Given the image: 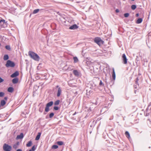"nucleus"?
Listing matches in <instances>:
<instances>
[{
	"label": "nucleus",
	"mask_w": 151,
	"mask_h": 151,
	"mask_svg": "<svg viewBox=\"0 0 151 151\" xmlns=\"http://www.w3.org/2000/svg\"><path fill=\"white\" fill-rule=\"evenodd\" d=\"M28 55L32 58L34 60L37 61H39L40 57L38 55L35 53L30 51L28 52Z\"/></svg>",
	"instance_id": "nucleus-1"
},
{
	"label": "nucleus",
	"mask_w": 151,
	"mask_h": 151,
	"mask_svg": "<svg viewBox=\"0 0 151 151\" xmlns=\"http://www.w3.org/2000/svg\"><path fill=\"white\" fill-rule=\"evenodd\" d=\"M94 42L99 46L102 45L104 42V41L99 37H95L94 39Z\"/></svg>",
	"instance_id": "nucleus-2"
},
{
	"label": "nucleus",
	"mask_w": 151,
	"mask_h": 151,
	"mask_svg": "<svg viewBox=\"0 0 151 151\" xmlns=\"http://www.w3.org/2000/svg\"><path fill=\"white\" fill-rule=\"evenodd\" d=\"M5 65L7 67H13L15 66V64L13 62L10 60H8L7 61L6 63V64Z\"/></svg>",
	"instance_id": "nucleus-3"
},
{
	"label": "nucleus",
	"mask_w": 151,
	"mask_h": 151,
	"mask_svg": "<svg viewBox=\"0 0 151 151\" xmlns=\"http://www.w3.org/2000/svg\"><path fill=\"white\" fill-rule=\"evenodd\" d=\"M3 148L4 150L5 151H11L12 147L8 145L4 144V145Z\"/></svg>",
	"instance_id": "nucleus-4"
},
{
	"label": "nucleus",
	"mask_w": 151,
	"mask_h": 151,
	"mask_svg": "<svg viewBox=\"0 0 151 151\" xmlns=\"http://www.w3.org/2000/svg\"><path fill=\"white\" fill-rule=\"evenodd\" d=\"M53 104V101H51L48 103L46 104V107L45 108V111L48 112L49 111V107L52 106Z\"/></svg>",
	"instance_id": "nucleus-5"
},
{
	"label": "nucleus",
	"mask_w": 151,
	"mask_h": 151,
	"mask_svg": "<svg viewBox=\"0 0 151 151\" xmlns=\"http://www.w3.org/2000/svg\"><path fill=\"white\" fill-rule=\"evenodd\" d=\"M122 60L123 63L124 64H127V59L126 58L125 55L124 54H123L122 56Z\"/></svg>",
	"instance_id": "nucleus-6"
},
{
	"label": "nucleus",
	"mask_w": 151,
	"mask_h": 151,
	"mask_svg": "<svg viewBox=\"0 0 151 151\" xmlns=\"http://www.w3.org/2000/svg\"><path fill=\"white\" fill-rule=\"evenodd\" d=\"M78 28V27L76 24H74L71 26L69 27V29H70L74 30L77 29Z\"/></svg>",
	"instance_id": "nucleus-7"
},
{
	"label": "nucleus",
	"mask_w": 151,
	"mask_h": 151,
	"mask_svg": "<svg viewBox=\"0 0 151 151\" xmlns=\"http://www.w3.org/2000/svg\"><path fill=\"white\" fill-rule=\"evenodd\" d=\"M19 75V73L18 71H16L12 75H11V77L12 78H14Z\"/></svg>",
	"instance_id": "nucleus-8"
},
{
	"label": "nucleus",
	"mask_w": 151,
	"mask_h": 151,
	"mask_svg": "<svg viewBox=\"0 0 151 151\" xmlns=\"http://www.w3.org/2000/svg\"><path fill=\"white\" fill-rule=\"evenodd\" d=\"M23 137L24 136L23 134L22 133H21L20 135H18L17 136L16 139H22L23 138Z\"/></svg>",
	"instance_id": "nucleus-9"
},
{
	"label": "nucleus",
	"mask_w": 151,
	"mask_h": 151,
	"mask_svg": "<svg viewBox=\"0 0 151 151\" xmlns=\"http://www.w3.org/2000/svg\"><path fill=\"white\" fill-rule=\"evenodd\" d=\"M62 90L61 89V88L60 87H59L58 88V92H57V96L58 97L59 96L61 93Z\"/></svg>",
	"instance_id": "nucleus-10"
},
{
	"label": "nucleus",
	"mask_w": 151,
	"mask_h": 151,
	"mask_svg": "<svg viewBox=\"0 0 151 151\" xmlns=\"http://www.w3.org/2000/svg\"><path fill=\"white\" fill-rule=\"evenodd\" d=\"M4 24H6L5 21L4 20H0V25L3 26Z\"/></svg>",
	"instance_id": "nucleus-11"
},
{
	"label": "nucleus",
	"mask_w": 151,
	"mask_h": 151,
	"mask_svg": "<svg viewBox=\"0 0 151 151\" xmlns=\"http://www.w3.org/2000/svg\"><path fill=\"white\" fill-rule=\"evenodd\" d=\"M18 79L17 78H14L12 81L13 83L14 84L17 83L18 82Z\"/></svg>",
	"instance_id": "nucleus-12"
},
{
	"label": "nucleus",
	"mask_w": 151,
	"mask_h": 151,
	"mask_svg": "<svg viewBox=\"0 0 151 151\" xmlns=\"http://www.w3.org/2000/svg\"><path fill=\"white\" fill-rule=\"evenodd\" d=\"M41 133L40 132H39L38 133L37 135V136L35 138V140H38L39 139L40 136V135H41Z\"/></svg>",
	"instance_id": "nucleus-13"
},
{
	"label": "nucleus",
	"mask_w": 151,
	"mask_h": 151,
	"mask_svg": "<svg viewBox=\"0 0 151 151\" xmlns=\"http://www.w3.org/2000/svg\"><path fill=\"white\" fill-rule=\"evenodd\" d=\"M112 77L114 80H115L116 77V75L114 68L113 69Z\"/></svg>",
	"instance_id": "nucleus-14"
},
{
	"label": "nucleus",
	"mask_w": 151,
	"mask_h": 151,
	"mask_svg": "<svg viewBox=\"0 0 151 151\" xmlns=\"http://www.w3.org/2000/svg\"><path fill=\"white\" fill-rule=\"evenodd\" d=\"M125 134L126 137L128 139L130 138V136L129 133L127 131H126L125 132Z\"/></svg>",
	"instance_id": "nucleus-15"
},
{
	"label": "nucleus",
	"mask_w": 151,
	"mask_h": 151,
	"mask_svg": "<svg viewBox=\"0 0 151 151\" xmlns=\"http://www.w3.org/2000/svg\"><path fill=\"white\" fill-rule=\"evenodd\" d=\"M142 21V19L141 18L138 19L136 22L137 24H140L141 23Z\"/></svg>",
	"instance_id": "nucleus-16"
},
{
	"label": "nucleus",
	"mask_w": 151,
	"mask_h": 151,
	"mask_svg": "<svg viewBox=\"0 0 151 151\" xmlns=\"http://www.w3.org/2000/svg\"><path fill=\"white\" fill-rule=\"evenodd\" d=\"M6 103V102L4 100H2L1 102V105L3 106L5 105Z\"/></svg>",
	"instance_id": "nucleus-17"
},
{
	"label": "nucleus",
	"mask_w": 151,
	"mask_h": 151,
	"mask_svg": "<svg viewBox=\"0 0 151 151\" xmlns=\"http://www.w3.org/2000/svg\"><path fill=\"white\" fill-rule=\"evenodd\" d=\"M14 90L13 88L12 87H10L8 89V91L10 92H12Z\"/></svg>",
	"instance_id": "nucleus-18"
},
{
	"label": "nucleus",
	"mask_w": 151,
	"mask_h": 151,
	"mask_svg": "<svg viewBox=\"0 0 151 151\" xmlns=\"http://www.w3.org/2000/svg\"><path fill=\"white\" fill-rule=\"evenodd\" d=\"M19 142H18L15 145H14L13 146L14 148L16 149L18 147V146L19 145Z\"/></svg>",
	"instance_id": "nucleus-19"
},
{
	"label": "nucleus",
	"mask_w": 151,
	"mask_h": 151,
	"mask_svg": "<svg viewBox=\"0 0 151 151\" xmlns=\"http://www.w3.org/2000/svg\"><path fill=\"white\" fill-rule=\"evenodd\" d=\"M9 59V56L7 55H5L4 57V60H6Z\"/></svg>",
	"instance_id": "nucleus-20"
},
{
	"label": "nucleus",
	"mask_w": 151,
	"mask_h": 151,
	"mask_svg": "<svg viewBox=\"0 0 151 151\" xmlns=\"http://www.w3.org/2000/svg\"><path fill=\"white\" fill-rule=\"evenodd\" d=\"M73 73L76 76H78L79 75V73L77 70H73Z\"/></svg>",
	"instance_id": "nucleus-21"
},
{
	"label": "nucleus",
	"mask_w": 151,
	"mask_h": 151,
	"mask_svg": "<svg viewBox=\"0 0 151 151\" xmlns=\"http://www.w3.org/2000/svg\"><path fill=\"white\" fill-rule=\"evenodd\" d=\"M73 59L75 63H77L78 61V59L76 57H74Z\"/></svg>",
	"instance_id": "nucleus-22"
},
{
	"label": "nucleus",
	"mask_w": 151,
	"mask_h": 151,
	"mask_svg": "<svg viewBox=\"0 0 151 151\" xmlns=\"http://www.w3.org/2000/svg\"><path fill=\"white\" fill-rule=\"evenodd\" d=\"M32 145V142L31 141H29L28 143H27L26 145V146L27 147H30Z\"/></svg>",
	"instance_id": "nucleus-23"
},
{
	"label": "nucleus",
	"mask_w": 151,
	"mask_h": 151,
	"mask_svg": "<svg viewBox=\"0 0 151 151\" xmlns=\"http://www.w3.org/2000/svg\"><path fill=\"white\" fill-rule=\"evenodd\" d=\"M86 63V65L88 66H89L91 64V62L89 60H87Z\"/></svg>",
	"instance_id": "nucleus-24"
},
{
	"label": "nucleus",
	"mask_w": 151,
	"mask_h": 151,
	"mask_svg": "<svg viewBox=\"0 0 151 151\" xmlns=\"http://www.w3.org/2000/svg\"><path fill=\"white\" fill-rule=\"evenodd\" d=\"M57 144L59 145H62L63 144V143L62 141H58L57 142Z\"/></svg>",
	"instance_id": "nucleus-25"
},
{
	"label": "nucleus",
	"mask_w": 151,
	"mask_h": 151,
	"mask_svg": "<svg viewBox=\"0 0 151 151\" xmlns=\"http://www.w3.org/2000/svg\"><path fill=\"white\" fill-rule=\"evenodd\" d=\"M39 11V9H38L34 10L33 12V14H35L38 12Z\"/></svg>",
	"instance_id": "nucleus-26"
},
{
	"label": "nucleus",
	"mask_w": 151,
	"mask_h": 151,
	"mask_svg": "<svg viewBox=\"0 0 151 151\" xmlns=\"http://www.w3.org/2000/svg\"><path fill=\"white\" fill-rule=\"evenodd\" d=\"M136 5H132V6H131V9H132V10H134L136 8Z\"/></svg>",
	"instance_id": "nucleus-27"
},
{
	"label": "nucleus",
	"mask_w": 151,
	"mask_h": 151,
	"mask_svg": "<svg viewBox=\"0 0 151 151\" xmlns=\"http://www.w3.org/2000/svg\"><path fill=\"white\" fill-rule=\"evenodd\" d=\"M60 101L59 100H57L54 103V104L55 105H58L60 103Z\"/></svg>",
	"instance_id": "nucleus-28"
},
{
	"label": "nucleus",
	"mask_w": 151,
	"mask_h": 151,
	"mask_svg": "<svg viewBox=\"0 0 151 151\" xmlns=\"http://www.w3.org/2000/svg\"><path fill=\"white\" fill-rule=\"evenodd\" d=\"M5 48L8 50H10L11 48L9 45H6L5 46Z\"/></svg>",
	"instance_id": "nucleus-29"
},
{
	"label": "nucleus",
	"mask_w": 151,
	"mask_h": 151,
	"mask_svg": "<svg viewBox=\"0 0 151 151\" xmlns=\"http://www.w3.org/2000/svg\"><path fill=\"white\" fill-rule=\"evenodd\" d=\"M58 146L57 145H53L52 146V148L54 149H56L58 148Z\"/></svg>",
	"instance_id": "nucleus-30"
},
{
	"label": "nucleus",
	"mask_w": 151,
	"mask_h": 151,
	"mask_svg": "<svg viewBox=\"0 0 151 151\" xmlns=\"http://www.w3.org/2000/svg\"><path fill=\"white\" fill-rule=\"evenodd\" d=\"M99 85L100 86H104V84L101 81H100Z\"/></svg>",
	"instance_id": "nucleus-31"
},
{
	"label": "nucleus",
	"mask_w": 151,
	"mask_h": 151,
	"mask_svg": "<svg viewBox=\"0 0 151 151\" xmlns=\"http://www.w3.org/2000/svg\"><path fill=\"white\" fill-rule=\"evenodd\" d=\"M54 115V114L53 113H52L50 114L49 117L51 118Z\"/></svg>",
	"instance_id": "nucleus-32"
},
{
	"label": "nucleus",
	"mask_w": 151,
	"mask_h": 151,
	"mask_svg": "<svg viewBox=\"0 0 151 151\" xmlns=\"http://www.w3.org/2000/svg\"><path fill=\"white\" fill-rule=\"evenodd\" d=\"M124 15L125 17H127L129 16V14L128 13H125L124 14Z\"/></svg>",
	"instance_id": "nucleus-33"
},
{
	"label": "nucleus",
	"mask_w": 151,
	"mask_h": 151,
	"mask_svg": "<svg viewBox=\"0 0 151 151\" xmlns=\"http://www.w3.org/2000/svg\"><path fill=\"white\" fill-rule=\"evenodd\" d=\"M4 94V93L3 92H0V97H2L3 96Z\"/></svg>",
	"instance_id": "nucleus-34"
},
{
	"label": "nucleus",
	"mask_w": 151,
	"mask_h": 151,
	"mask_svg": "<svg viewBox=\"0 0 151 151\" xmlns=\"http://www.w3.org/2000/svg\"><path fill=\"white\" fill-rule=\"evenodd\" d=\"M55 110H57L58 109V107L57 106H55L53 108Z\"/></svg>",
	"instance_id": "nucleus-35"
},
{
	"label": "nucleus",
	"mask_w": 151,
	"mask_h": 151,
	"mask_svg": "<svg viewBox=\"0 0 151 151\" xmlns=\"http://www.w3.org/2000/svg\"><path fill=\"white\" fill-rule=\"evenodd\" d=\"M36 149V148L35 147V146H33L31 150H32V151H34Z\"/></svg>",
	"instance_id": "nucleus-36"
},
{
	"label": "nucleus",
	"mask_w": 151,
	"mask_h": 151,
	"mask_svg": "<svg viewBox=\"0 0 151 151\" xmlns=\"http://www.w3.org/2000/svg\"><path fill=\"white\" fill-rule=\"evenodd\" d=\"M4 81V80L0 77V83L3 82Z\"/></svg>",
	"instance_id": "nucleus-37"
},
{
	"label": "nucleus",
	"mask_w": 151,
	"mask_h": 151,
	"mask_svg": "<svg viewBox=\"0 0 151 151\" xmlns=\"http://www.w3.org/2000/svg\"><path fill=\"white\" fill-rule=\"evenodd\" d=\"M42 108H43V107H40V111L41 112H42Z\"/></svg>",
	"instance_id": "nucleus-38"
},
{
	"label": "nucleus",
	"mask_w": 151,
	"mask_h": 151,
	"mask_svg": "<svg viewBox=\"0 0 151 151\" xmlns=\"http://www.w3.org/2000/svg\"><path fill=\"white\" fill-rule=\"evenodd\" d=\"M151 105V102L148 105V107L147 108V109H146V110H147V109H149V107Z\"/></svg>",
	"instance_id": "nucleus-39"
},
{
	"label": "nucleus",
	"mask_w": 151,
	"mask_h": 151,
	"mask_svg": "<svg viewBox=\"0 0 151 151\" xmlns=\"http://www.w3.org/2000/svg\"><path fill=\"white\" fill-rule=\"evenodd\" d=\"M116 13H118L119 12V10L118 9H116Z\"/></svg>",
	"instance_id": "nucleus-40"
},
{
	"label": "nucleus",
	"mask_w": 151,
	"mask_h": 151,
	"mask_svg": "<svg viewBox=\"0 0 151 151\" xmlns=\"http://www.w3.org/2000/svg\"><path fill=\"white\" fill-rule=\"evenodd\" d=\"M136 16L137 17H138L139 16V14L138 13H137L136 14Z\"/></svg>",
	"instance_id": "nucleus-41"
},
{
	"label": "nucleus",
	"mask_w": 151,
	"mask_h": 151,
	"mask_svg": "<svg viewBox=\"0 0 151 151\" xmlns=\"http://www.w3.org/2000/svg\"><path fill=\"white\" fill-rule=\"evenodd\" d=\"M17 151H22L21 149H19L17 150Z\"/></svg>",
	"instance_id": "nucleus-42"
},
{
	"label": "nucleus",
	"mask_w": 151,
	"mask_h": 151,
	"mask_svg": "<svg viewBox=\"0 0 151 151\" xmlns=\"http://www.w3.org/2000/svg\"><path fill=\"white\" fill-rule=\"evenodd\" d=\"M4 99L5 100H7V97H4Z\"/></svg>",
	"instance_id": "nucleus-43"
},
{
	"label": "nucleus",
	"mask_w": 151,
	"mask_h": 151,
	"mask_svg": "<svg viewBox=\"0 0 151 151\" xmlns=\"http://www.w3.org/2000/svg\"><path fill=\"white\" fill-rule=\"evenodd\" d=\"M56 88H58L59 87V86H56Z\"/></svg>",
	"instance_id": "nucleus-44"
},
{
	"label": "nucleus",
	"mask_w": 151,
	"mask_h": 151,
	"mask_svg": "<svg viewBox=\"0 0 151 151\" xmlns=\"http://www.w3.org/2000/svg\"><path fill=\"white\" fill-rule=\"evenodd\" d=\"M29 151H32V150H31V149H30V150H29Z\"/></svg>",
	"instance_id": "nucleus-45"
},
{
	"label": "nucleus",
	"mask_w": 151,
	"mask_h": 151,
	"mask_svg": "<svg viewBox=\"0 0 151 151\" xmlns=\"http://www.w3.org/2000/svg\"><path fill=\"white\" fill-rule=\"evenodd\" d=\"M136 86H134V87H135V88H137V87H136Z\"/></svg>",
	"instance_id": "nucleus-46"
},
{
	"label": "nucleus",
	"mask_w": 151,
	"mask_h": 151,
	"mask_svg": "<svg viewBox=\"0 0 151 151\" xmlns=\"http://www.w3.org/2000/svg\"><path fill=\"white\" fill-rule=\"evenodd\" d=\"M147 115H147V114H146V116H147Z\"/></svg>",
	"instance_id": "nucleus-47"
},
{
	"label": "nucleus",
	"mask_w": 151,
	"mask_h": 151,
	"mask_svg": "<svg viewBox=\"0 0 151 151\" xmlns=\"http://www.w3.org/2000/svg\"><path fill=\"white\" fill-rule=\"evenodd\" d=\"M1 107V105H0V108Z\"/></svg>",
	"instance_id": "nucleus-48"
},
{
	"label": "nucleus",
	"mask_w": 151,
	"mask_h": 151,
	"mask_svg": "<svg viewBox=\"0 0 151 151\" xmlns=\"http://www.w3.org/2000/svg\"><path fill=\"white\" fill-rule=\"evenodd\" d=\"M150 122H151V121H150Z\"/></svg>",
	"instance_id": "nucleus-49"
}]
</instances>
